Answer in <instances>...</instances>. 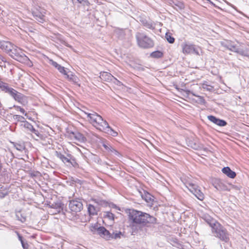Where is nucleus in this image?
I'll return each instance as SVG.
<instances>
[{"label": "nucleus", "instance_id": "nucleus-1", "mask_svg": "<svg viewBox=\"0 0 249 249\" xmlns=\"http://www.w3.org/2000/svg\"><path fill=\"white\" fill-rule=\"evenodd\" d=\"M86 118L97 129L103 131L113 137L117 135L118 133L113 130L109 125L106 121L104 120L102 117L97 113L92 111L91 113H87L83 111Z\"/></svg>", "mask_w": 249, "mask_h": 249}, {"label": "nucleus", "instance_id": "nucleus-2", "mask_svg": "<svg viewBox=\"0 0 249 249\" xmlns=\"http://www.w3.org/2000/svg\"><path fill=\"white\" fill-rule=\"evenodd\" d=\"M129 220L133 224L146 225L147 224H155L157 223V219L150 214L135 210H130L129 213Z\"/></svg>", "mask_w": 249, "mask_h": 249}, {"label": "nucleus", "instance_id": "nucleus-3", "mask_svg": "<svg viewBox=\"0 0 249 249\" xmlns=\"http://www.w3.org/2000/svg\"><path fill=\"white\" fill-rule=\"evenodd\" d=\"M136 38L138 46L141 48L149 49L154 46L153 40L143 33H137Z\"/></svg>", "mask_w": 249, "mask_h": 249}, {"label": "nucleus", "instance_id": "nucleus-4", "mask_svg": "<svg viewBox=\"0 0 249 249\" xmlns=\"http://www.w3.org/2000/svg\"><path fill=\"white\" fill-rule=\"evenodd\" d=\"M212 231L214 236L221 241L225 242L229 241V236L227 230L219 223L215 225Z\"/></svg>", "mask_w": 249, "mask_h": 249}, {"label": "nucleus", "instance_id": "nucleus-5", "mask_svg": "<svg viewBox=\"0 0 249 249\" xmlns=\"http://www.w3.org/2000/svg\"><path fill=\"white\" fill-rule=\"evenodd\" d=\"M0 89L1 90L9 93L15 100L19 102H22L25 98L22 94L18 92L14 89L10 88L7 84L2 83L0 84Z\"/></svg>", "mask_w": 249, "mask_h": 249}, {"label": "nucleus", "instance_id": "nucleus-6", "mask_svg": "<svg viewBox=\"0 0 249 249\" xmlns=\"http://www.w3.org/2000/svg\"><path fill=\"white\" fill-rule=\"evenodd\" d=\"M11 50L8 54L14 59L19 62L28 59V57L24 55L21 50L14 44Z\"/></svg>", "mask_w": 249, "mask_h": 249}, {"label": "nucleus", "instance_id": "nucleus-7", "mask_svg": "<svg viewBox=\"0 0 249 249\" xmlns=\"http://www.w3.org/2000/svg\"><path fill=\"white\" fill-rule=\"evenodd\" d=\"M90 230L93 233L97 231V233L101 237L107 240L110 239L111 238V231L107 230L104 227H98V225L91 226Z\"/></svg>", "mask_w": 249, "mask_h": 249}, {"label": "nucleus", "instance_id": "nucleus-8", "mask_svg": "<svg viewBox=\"0 0 249 249\" xmlns=\"http://www.w3.org/2000/svg\"><path fill=\"white\" fill-rule=\"evenodd\" d=\"M69 207L71 212L78 213L83 209V204L79 199H73L70 201Z\"/></svg>", "mask_w": 249, "mask_h": 249}, {"label": "nucleus", "instance_id": "nucleus-9", "mask_svg": "<svg viewBox=\"0 0 249 249\" xmlns=\"http://www.w3.org/2000/svg\"><path fill=\"white\" fill-rule=\"evenodd\" d=\"M213 185L218 191H230L231 184L225 182L219 179L214 180L213 183Z\"/></svg>", "mask_w": 249, "mask_h": 249}, {"label": "nucleus", "instance_id": "nucleus-10", "mask_svg": "<svg viewBox=\"0 0 249 249\" xmlns=\"http://www.w3.org/2000/svg\"><path fill=\"white\" fill-rule=\"evenodd\" d=\"M182 52L185 54L195 53L198 54L196 51L195 46L192 44L183 43L181 45Z\"/></svg>", "mask_w": 249, "mask_h": 249}, {"label": "nucleus", "instance_id": "nucleus-11", "mask_svg": "<svg viewBox=\"0 0 249 249\" xmlns=\"http://www.w3.org/2000/svg\"><path fill=\"white\" fill-rule=\"evenodd\" d=\"M208 119L212 123L219 126H225L227 125V122L223 120L215 117L213 115H209L207 116Z\"/></svg>", "mask_w": 249, "mask_h": 249}, {"label": "nucleus", "instance_id": "nucleus-12", "mask_svg": "<svg viewBox=\"0 0 249 249\" xmlns=\"http://www.w3.org/2000/svg\"><path fill=\"white\" fill-rule=\"evenodd\" d=\"M55 155L57 158H58L59 159H60L67 166H70V162H71L70 161H71V158H72L71 155L68 154L67 155V156H65V155H63L62 153L56 151V153H55Z\"/></svg>", "mask_w": 249, "mask_h": 249}, {"label": "nucleus", "instance_id": "nucleus-13", "mask_svg": "<svg viewBox=\"0 0 249 249\" xmlns=\"http://www.w3.org/2000/svg\"><path fill=\"white\" fill-rule=\"evenodd\" d=\"M100 78L107 81H112L115 83V81L117 82H119L118 80H117L113 75H112L110 73L107 72H103L101 73Z\"/></svg>", "mask_w": 249, "mask_h": 249}, {"label": "nucleus", "instance_id": "nucleus-14", "mask_svg": "<svg viewBox=\"0 0 249 249\" xmlns=\"http://www.w3.org/2000/svg\"><path fill=\"white\" fill-rule=\"evenodd\" d=\"M12 45L13 44L10 42L0 40V48L7 53L11 50Z\"/></svg>", "mask_w": 249, "mask_h": 249}, {"label": "nucleus", "instance_id": "nucleus-15", "mask_svg": "<svg viewBox=\"0 0 249 249\" xmlns=\"http://www.w3.org/2000/svg\"><path fill=\"white\" fill-rule=\"evenodd\" d=\"M202 218L212 228V230L213 229L216 224H218V222L216 221L215 219L213 218L211 216L208 214H204L202 217Z\"/></svg>", "mask_w": 249, "mask_h": 249}, {"label": "nucleus", "instance_id": "nucleus-16", "mask_svg": "<svg viewBox=\"0 0 249 249\" xmlns=\"http://www.w3.org/2000/svg\"><path fill=\"white\" fill-rule=\"evenodd\" d=\"M222 171L224 174L226 175L228 177L230 178H233L236 176V173L231 170L230 168L229 167H224Z\"/></svg>", "mask_w": 249, "mask_h": 249}, {"label": "nucleus", "instance_id": "nucleus-17", "mask_svg": "<svg viewBox=\"0 0 249 249\" xmlns=\"http://www.w3.org/2000/svg\"><path fill=\"white\" fill-rule=\"evenodd\" d=\"M71 137L74 138L79 142H85L86 141V138L83 135L78 132H72Z\"/></svg>", "mask_w": 249, "mask_h": 249}, {"label": "nucleus", "instance_id": "nucleus-18", "mask_svg": "<svg viewBox=\"0 0 249 249\" xmlns=\"http://www.w3.org/2000/svg\"><path fill=\"white\" fill-rule=\"evenodd\" d=\"M24 120V118L22 117V116H19L18 117V120L22 122V123L21 124V126H22L25 128H26L27 130L31 131L33 129V126L32 124H31L29 123H28L27 121H24L22 120Z\"/></svg>", "mask_w": 249, "mask_h": 249}, {"label": "nucleus", "instance_id": "nucleus-19", "mask_svg": "<svg viewBox=\"0 0 249 249\" xmlns=\"http://www.w3.org/2000/svg\"><path fill=\"white\" fill-rule=\"evenodd\" d=\"M13 145L16 148V149L19 151H22L25 149V146L23 142H11Z\"/></svg>", "mask_w": 249, "mask_h": 249}, {"label": "nucleus", "instance_id": "nucleus-20", "mask_svg": "<svg viewBox=\"0 0 249 249\" xmlns=\"http://www.w3.org/2000/svg\"><path fill=\"white\" fill-rule=\"evenodd\" d=\"M195 196L200 200H203L204 198V195L203 193L200 191L198 188L195 191L194 193H193Z\"/></svg>", "mask_w": 249, "mask_h": 249}, {"label": "nucleus", "instance_id": "nucleus-21", "mask_svg": "<svg viewBox=\"0 0 249 249\" xmlns=\"http://www.w3.org/2000/svg\"><path fill=\"white\" fill-rule=\"evenodd\" d=\"M186 187L193 194L198 188V186L192 183H188L186 184Z\"/></svg>", "mask_w": 249, "mask_h": 249}, {"label": "nucleus", "instance_id": "nucleus-22", "mask_svg": "<svg viewBox=\"0 0 249 249\" xmlns=\"http://www.w3.org/2000/svg\"><path fill=\"white\" fill-rule=\"evenodd\" d=\"M227 48L234 52H239V49L235 45L233 44L232 43L230 42L229 43L227 46Z\"/></svg>", "mask_w": 249, "mask_h": 249}, {"label": "nucleus", "instance_id": "nucleus-23", "mask_svg": "<svg viewBox=\"0 0 249 249\" xmlns=\"http://www.w3.org/2000/svg\"><path fill=\"white\" fill-rule=\"evenodd\" d=\"M103 146L107 150L110 151L112 154H114V155H117L118 156L120 155L119 153L116 150L114 149L113 147H112L111 146H107L106 144H104Z\"/></svg>", "mask_w": 249, "mask_h": 249}, {"label": "nucleus", "instance_id": "nucleus-24", "mask_svg": "<svg viewBox=\"0 0 249 249\" xmlns=\"http://www.w3.org/2000/svg\"><path fill=\"white\" fill-rule=\"evenodd\" d=\"M111 236L110 238L118 239L121 238L122 236H123V234L121 232H115L113 231L111 232Z\"/></svg>", "mask_w": 249, "mask_h": 249}, {"label": "nucleus", "instance_id": "nucleus-25", "mask_svg": "<svg viewBox=\"0 0 249 249\" xmlns=\"http://www.w3.org/2000/svg\"><path fill=\"white\" fill-rule=\"evenodd\" d=\"M88 212L90 215H94L97 214V210L95 207L92 205H89Z\"/></svg>", "mask_w": 249, "mask_h": 249}, {"label": "nucleus", "instance_id": "nucleus-26", "mask_svg": "<svg viewBox=\"0 0 249 249\" xmlns=\"http://www.w3.org/2000/svg\"><path fill=\"white\" fill-rule=\"evenodd\" d=\"M163 53L159 51L154 52L151 53V56L153 58H160L162 56Z\"/></svg>", "mask_w": 249, "mask_h": 249}, {"label": "nucleus", "instance_id": "nucleus-27", "mask_svg": "<svg viewBox=\"0 0 249 249\" xmlns=\"http://www.w3.org/2000/svg\"><path fill=\"white\" fill-rule=\"evenodd\" d=\"M142 23H143V25L147 28H148L150 29H154L155 28L153 23L151 22H148V21L145 20V21H143Z\"/></svg>", "mask_w": 249, "mask_h": 249}, {"label": "nucleus", "instance_id": "nucleus-28", "mask_svg": "<svg viewBox=\"0 0 249 249\" xmlns=\"http://www.w3.org/2000/svg\"><path fill=\"white\" fill-rule=\"evenodd\" d=\"M33 14L34 16L36 17L37 18H36V19L40 22H43V21L44 20V16L40 13H33Z\"/></svg>", "mask_w": 249, "mask_h": 249}, {"label": "nucleus", "instance_id": "nucleus-29", "mask_svg": "<svg viewBox=\"0 0 249 249\" xmlns=\"http://www.w3.org/2000/svg\"><path fill=\"white\" fill-rule=\"evenodd\" d=\"M165 38L167 41L170 43H173L175 42V38L173 36H172L169 34H166Z\"/></svg>", "mask_w": 249, "mask_h": 249}, {"label": "nucleus", "instance_id": "nucleus-30", "mask_svg": "<svg viewBox=\"0 0 249 249\" xmlns=\"http://www.w3.org/2000/svg\"><path fill=\"white\" fill-rule=\"evenodd\" d=\"M202 87L203 89L207 91H212L213 89V87L210 85H209L206 83H203L202 85Z\"/></svg>", "mask_w": 249, "mask_h": 249}, {"label": "nucleus", "instance_id": "nucleus-31", "mask_svg": "<svg viewBox=\"0 0 249 249\" xmlns=\"http://www.w3.org/2000/svg\"><path fill=\"white\" fill-rule=\"evenodd\" d=\"M186 93L189 95L190 94H192L194 96H196V95H195L194 93H193L192 91H190V90H187L186 91ZM197 97H198L199 98V101L200 103H205V100L201 96H197Z\"/></svg>", "mask_w": 249, "mask_h": 249}, {"label": "nucleus", "instance_id": "nucleus-32", "mask_svg": "<svg viewBox=\"0 0 249 249\" xmlns=\"http://www.w3.org/2000/svg\"><path fill=\"white\" fill-rule=\"evenodd\" d=\"M142 197L147 202H150L151 200V196L149 193L145 194L144 196H142Z\"/></svg>", "mask_w": 249, "mask_h": 249}, {"label": "nucleus", "instance_id": "nucleus-33", "mask_svg": "<svg viewBox=\"0 0 249 249\" xmlns=\"http://www.w3.org/2000/svg\"><path fill=\"white\" fill-rule=\"evenodd\" d=\"M32 133H33L36 136V137H34V138L36 140H37L38 138H41V136L39 132L36 130L34 128H33V130H31Z\"/></svg>", "mask_w": 249, "mask_h": 249}, {"label": "nucleus", "instance_id": "nucleus-34", "mask_svg": "<svg viewBox=\"0 0 249 249\" xmlns=\"http://www.w3.org/2000/svg\"><path fill=\"white\" fill-rule=\"evenodd\" d=\"M6 62V58L0 54V67H5V63Z\"/></svg>", "mask_w": 249, "mask_h": 249}, {"label": "nucleus", "instance_id": "nucleus-35", "mask_svg": "<svg viewBox=\"0 0 249 249\" xmlns=\"http://www.w3.org/2000/svg\"><path fill=\"white\" fill-rule=\"evenodd\" d=\"M105 216L108 218L109 220H113L114 219V214L109 212H105Z\"/></svg>", "mask_w": 249, "mask_h": 249}, {"label": "nucleus", "instance_id": "nucleus-36", "mask_svg": "<svg viewBox=\"0 0 249 249\" xmlns=\"http://www.w3.org/2000/svg\"><path fill=\"white\" fill-rule=\"evenodd\" d=\"M59 71L63 74H66V71L65 68L61 65H59L56 68Z\"/></svg>", "mask_w": 249, "mask_h": 249}, {"label": "nucleus", "instance_id": "nucleus-37", "mask_svg": "<svg viewBox=\"0 0 249 249\" xmlns=\"http://www.w3.org/2000/svg\"><path fill=\"white\" fill-rule=\"evenodd\" d=\"M7 195V191L0 189V198L4 197Z\"/></svg>", "mask_w": 249, "mask_h": 249}, {"label": "nucleus", "instance_id": "nucleus-38", "mask_svg": "<svg viewBox=\"0 0 249 249\" xmlns=\"http://www.w3.org/2000/svg\"><path fill=\"white\" fill-rule=\"evenodd\" d=\"M70 161L71 162H70V166L71 165L74 167H76L78 166V164L73 158H72Z\"/></svg>", "mask_w": 249, "mask_h": 249}, {"label": "nucleus", "instance_id": "nucleus-39", "mask_svg": "<svg viewBox=\"0 0 249 249\" xmlns=\"http://www.w3.org/2000/svg\"><path fill=\"white\" fill-rule=\"evenodd\" d=\"M49 64L54 67L55 68L58 66V64L57 62L54 61L52 59L49 60Z\"/></svg>", "mask_w": 249, "mask_h": 249}, {"label": "nucleus", "instance_id": "nucleus-40", "mask_svg": "<svg viewBox=\"0 0 249 249\" xmlns=\"http://www.w3.org/2000/svg\"><path fill=\"white\" fill-rule=\"evenodd\" d=\"M238 53L243 55H244V56H249V51H243V50H241L239 49V52H238Z\"/></svg>", "mask_w": 249, "mask_h": 249}, {"label": "nucleus", "instance_id": "nucleus-41", "mask_svg": "<svg viewBox=\"0 0 249 249\" xmlns=\"http://www.w3.org/2000/svg\"><path fill=\"white\" fill-rule=\"evenodd\" d=\"M22 244V246L24 249H28L29 247V245L27 242H25L24 241L23 242L21 243Z\"/></svg>", "mask_w": 249, "mask_h": 249}, {"label": "nucleus", "instance_id": "nucleus-42", "mask_svg": "<svg viewBox=\"0 0 249 249\" xmlns=\"http://www.w3.org/2000/svg\"><path fill=\"white\" fill-rule=\"evenodd\" d=\"M64 75L66 76L67 78H68V79H70V80L72 79V77L73 76L72 74H71V75H70L66 72V74H64Z\"/></svg>", "mask_w": 249, "mask_h": 249}, {"label": "nucleus", "instance_id": "nucleus-43", "mask_svg": "<svg viewBox=\"0 0 249 249\" xmlns=\"http://www.w3.org/2000/svg\"><path fill=\"white\" fill-rule=\"evenodd\" d=\"M77 1L83 5H85V3L87 2L86 0H77Z\"/></svg>", "mask_w": 249, "mask_h": 249}, {"label": "nucleus", "instance_id": "nucleus-44", "mask_svg": "<svg viewBox=\"0 0 249 249\" xmlns=\"http://www.w3.org/2000/svg\"><path fill=\"white\" fill-rule=\"evenodd\" d=\"M18 239L20 241V242L21 243L23 242V241H24V240L22 239V237L19 234H18Z\"/></svg>", "mask_w": 249, "mask_h": 249}, {"label": "nucleus", "instance_id": "nucleus-45", "mask_svg": "<svg viewBox=\"0 0 249 249\" xmlns=\"http://www.w3.org/2000/svg\"><path fill=\"white\" fill-rule=\"evenodd\" d=\"M58 209H59L58 211H59L60 210V207H59Z\"/></svg>", "mask_w": 249, "mask_h": 249}, {"label": "nucleus", "instance_id": "nucleus-46", "mask_svg": "<svg viewBox=\"0 0 249 249\" xmlns=\"http://www.w3.org/2000/svg\"><path fill=\"white\" fill-rule=\"evenodd\" d=\"M22 111H23V113H24V109H22L21 110Z\"/></svg>", "mask_w": 249, "mask_h": 249}, {"label": "nucleus", "instance_id": "nucleus-47", "mask_svg": "<svg viewBox=\"0 0 249 249\" xmlns=\"http://www.w3.org/2000/svg\"><path fill=\"white\" fill-rule=\"evenodd\" d=\"M72 0L73 1V0Z\"/></svg>", "mask_w": 249, "mask_h": 249}]
</instances>
